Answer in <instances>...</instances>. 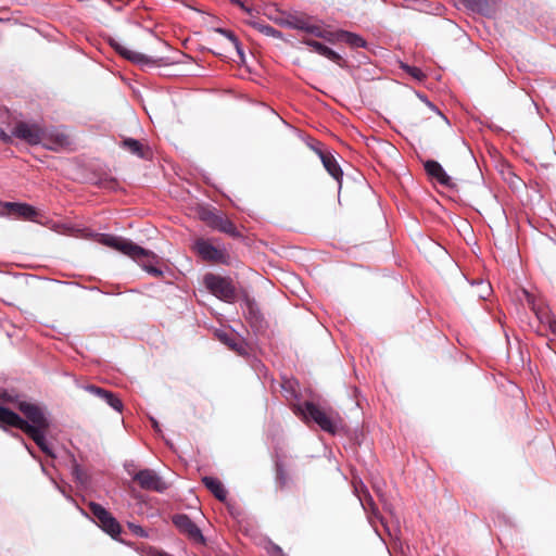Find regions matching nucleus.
<instances>
[{
	"mask_svg": "<svg viewBox=\"0 0 556 556\" xmlns=\"http://www.w3.org/2000/svg\"><path fill=\"white\" fill-rule=\"evenodd\" d=\"M321 161L324 166L328 170V173L336 179H339L341 176V169L338 166L336 160L330 155H321Z\"/></svg>",
	"mask_w": 556,
	"mask_h": 556,
	"instance_id": "nucleus-17",
	"label": "nucleus"
},
{
	"mask_svg": "<svg viewBox=\"0 0 556 556\" xmlns=\"http://www.w3.org/2000/svg\"><path fill=\"white\" fill-rule=\"evenodd\" d=\"M41 128L35 124L18 123L12 130L11 139L17 138L28 144H38L42 139Z\"/></svg>",
	"mask_w": 556,
	"mask_h": 556,
	"instance_id": "nucleus-5",
	"label": "nucleus"
},
{
	"mask_svg": "<svg viewBox=\"0 0 556 556\" xmlns=\"http://www.w3.org/2000/svg\"><path fill=\"white\" fill-rule=\"evenodd\" d=\"M129 528L130 530L135 533V534H138L140 536H144L146 533L143 531V529L140 527V526H137V525H134V523H129Z\"/></svg>",
	"mask_w": 556,
	"mask_h": 556,
	"instance_id": "nucleus-23",
	"label": "nucleus"
},
{
	"mask_svg": "<svg viewBox=\"0 0 556 556\" xmlns=\"http://www.w3.org/2000/svg\"><path fill=\"white\" fill-rule=\"evenodd\" d=\"M202 218L207 220V222H210V223H212L208 215H203Z\"/></svg>",
	"mask_w": 556,
	"mask_h": 556,
	"instance_id": "nucleus-32",
	"label": "nucleus"
},
{
	"mask_svg": "<svg viewBox=\"0 0 556 556\" xmlns=\"http://www.w3.org/2000/svg\"><path fill=\"white\" fill-rule=\"evenodd\" d=\"M101 528L112 536H116L121 532V526L115 518L109 514L100 521Z\"/></svg>",
	"mask_w": 556,
	"mask_h": 556,
	"instance_id": "nucleus-15",
	"label": "nucleus"
},
{
	"mask_svg": "<svg viewBox=\"0 0 556 556\" xmlns=\"http://www.w3.org/2000/svg\"><path fill=\"white\" fill-rule=\"evenodd\" d=\"M404 68L407 71L409 75H412L416 79H421L424 77L422 72L417 67L405 66Z\"/></svg>",
	"mask_w": 556,
	"mask_h": 556,
	"instance_id": "nucleus-22",
	"label": "nucleus"
},
{
	"mask_svg": "<svg viewBox=\"0 0 556 556\" xmlns=\"http://www.w3.org/2000/svg\"><path fill=\"white\" fill-rule=\"evenodd\" d=\"M90 509L92 514L98 518L99 522L110 514L105 508L96 503L90 504Z\"/></svg>",
	"mask_w": 556,
	"mask_h": 556,
	"instance_id": "nucleus-19",
	"label": "nucleus"
},
{
	"mask_svg": "<svg viewBox=\"0 0 556 556\" xmlns=\"http://www.w3.org/2000/svg\"><path fill=\"white\" fill-rule=\"evenodd\" d=\"M10 215L23 217L25 219H33L36 216V211L33 206L24 203H5Z\"/></svg>",
	"mask_w": 556,
	"mask_h": 556,
	"instance_id": "nucleus-11",
	"label": "nucleus"
},
{
	"mask_svg": "<svg viewBox=\"0 0 556 556\" xmlns=\"http://www.w3.org/2000/svg\"><path fill=\"white\" fill-rule=\"evenodd\" d=\"M268 553L271 555V556H283V553L281 551V548L279 546H276V545H273Z\"/></svg>",
	"mask_w": 556,
	"mask_h": 556,
	"instance_id": "nucleus-24",
	"label": "nucleus"
},
{
	"mask_svg": "<svg viewBox=\"0 0 556 556\" xmlns=\"http://www.w3.org/2000/svg\"><path fill=\"white\" fill-rule=\"evenodd\" d=\"M425 169L427 174L432 178L435 179L439 184L443 186H451L452 179L446 174V172L443 169V167L435 161H427L425 163Z\"/></svg>",
	"mask_w": 556,
	"mask_h": 556,
	"instance_id": "nucleus-8",
	"label": "nucleus"
},
{
	"mask_svg": "<svg viewBox=\"0 0 556 556\" xmlns=\"http://www.w3.org/2000/svg\"><path fill=\"white\" fill-rule=\"evenodd\" d=\"M194 250L205 260L216 261L222 257V253L208 241L198 240L194 243Z\"/></svg>",
	"mask_w": 556,
	"mask_h": 556,
	"instance_id": "nucleus-10",
	"label": "nucleus"
},
{
	"mask_svg": "<svg viewBox=\"0 0 556 556\" xmlns=\"http://www.w3.org/2000/svg\"><path fill=\"white\" fill-rule=\"evenodd\" d=\"M315 52L324 55L325 58L331 60V61H339L340 56L337 52L329 49L328 47L317 42V41H307L306 42Z\"/></svg>",
	"mask_w": 556,
	"mask_h": 556,
	"instance_id": "nucleus-14",
	"label": "nucleus"
},
{
	"mask_svg": "<svg viewBox=\"0 0 556 556\" xmlns=\"http://www.w3.org/2000/svg\"><path fill=\"white\" fill-rule=\"evenodd\" d=\"M174 523L180 531L188 534L194 541H202L201 531L187 516L175 517Z\"/></svg>",
	"mask_w": 556,
	"mask_h": 556,
	"instance_id": "nucleus-9",
	"label": "nucleus"
},
{
	"mask_svg": "<svg viewBox=\"0 0 556 556\" xmlns=\"http://www.w3.org/2000/svg\"><path fill=\"white\" fill-rule=\"evenodd\" d=\"M3 412H11V410L5 407L0 406V422L2 424V426H5V419L3 417L4 416Z\"/></svg>",
	"mask_w": 556,
	"mask_h": 556,
	"instance_id": "nucleus-27",
	"label": "nucleus"
},
{
	"mask_svg": "<svg viewBox=\"0 0 556 556\" xmlns=\"http://www.w3.org/2000/svg\"><path fill=\"white\" fill-rule=\"evenodd\" d=\"M528 303L532 306L533 312L542 324H547L551 331L556 336V320L552 319L546 312L536 307L533 296L529 292H525Z\"/></svg>",
	"mask_w": 556,
	"mask_h": 556,
	"instance_id": "nucleus-12",
	"label": "nucleus"
},
{
	"mask_svg": "<svg viewBox=\"0 0 556 556\" xmlns=\"http://www.w3.org/2000/svg\"><path fill=\"white\" fill-rule=\"evenodd\" d=\"M147 556H167L166 554L160 552V551H156V549H149Z\"/></svg>",
	"mask_w": 556,
	"mask_h": 556,
	"instance_id": "nucleus-26",
	"label": "nucleus"
},
{
	"mask_svg": "<svg viewBox=\"0 0 556 556\" xmlns=\"http://www.w3.org/2000/svg\"><path fill=\"white\" fill-rule=\"evenodd\" d=\"M135 479L144 489L155 491H163L164 489H166V484L153 471L148 469L138 472Z\"/></svg>",
	"mask_w": 556,
	"mask_h": 556,
	"instance_id": "nucleus-7",
	"label": "nucleus"
},
{
	"mask_svg": "<svg viewBox=\"0 0 556 556\" xmlns=\"http://www.w3.org/2000/svg\"><path fill=\"white\" fill-rule=\"evenodd\" d=\"M98 393L99 396L103 397L111 407L118 412L122 410V402L118 399H116L112 393L106 392L104 390H98Z\"/></svg>",
	"mask_w": 556,
	"mask_h": 556,
	"instance_id": "nucleus-18",
	"label": "nucleus"
},
{
	"mask_svg": "<svg viewBox=\"0 0 556 556\" xmlns=\"http://www.w3.org/2000/svg\"><path fill=\"white\" fill-rule=\"evenodd\" d=\"M428 106L434 111V108L431 105V103H428Z\"/></svg>",
	"mask_w": 556,
	"mask_h": 556,
	"instance_id": "nucleus-34",
	"label": "nucleus"
},
{
	"mask_svg": "<svg viewBox=\"0 0 556 556\" xmlns=\"http://www.w3.org/2000/svg\"><path fill=\"white\" fill-rule=\"evenodd\" d=\"M88 390L92 393H96L97 395H99L98 393V390H100L99 388H96V387H89Z\"/></svg>",
	"mask_w": 556,
	"mask_h": 556,
	"instance_id": "nucleus-30",
	"label": "nucleus"
},
{
	"mask_svg": "<svg viewBox=\"0 0 556 556\" xmlns=\"http://www.w3.org/2000/svg\"><path fill=\"white\" fill-rule=\"evenodd\" d=\"M114 48L116 49V51L123 55L124 58L132 61V62H136V63H140L144 60V56L136 51H132L131 49L127 48L126 46L122 45V43H113Z\"/></svg>",
	"mask_w": 556,
	"mask_h": 556,
	"instance_id": "nucleus-16",
	"label": "nucleus"
},
{
	"mask_svg": "<svg viewBox=\"0 0 556 556\" xmlns=\"http://www.w3.org/2000/svg\"><path fill=\"white\" fill-rule=\"evenodd\" d=\"M264 30L269 34V31L271 30L269 27H265Z\"/></svg>",
	"mask_w": 556,
	"mask_h": 556,
	"instance_id": "nucleus-33",
	"label": "nucleus"
},
{
	"mask_svg": "<svg viewBox=\"0 0 556 556\" xmlns=\"http://www.w3.org/2000/svg\"><path fill=\"white\" fill-rule=\"evenodd\" d=\"M219 339L225 342L226 344H229L230 346L233 348V345L229 342L228 338L226 334H219Z\"/></svg>",
	"mask_w": 556,
	"mask_h": 556,
	"instance_id": "nucleus-28",
	"label": "nucleus"
},
{
	"mask_svg": "<svg viewBox=\"0 0 556 556\" xmlns=\"http://www.w3.org/2000/svg\"><path fill=\"white\" fill-rule=\"evenodd\" d=\"M308 30L316 36L323 37L329 41H343L351 47H364L365 41L359 36L348 33V31H338L336 34L328 31H320L318 27H311Z\"/></svg>",
	"mask_w": 556,
	"mask_h": 556,
	"instance_id": "nucleus-6",
	"label": "nucleus"
},
{
	"mask_svg": "<svg viewBox=\"0 0 556 556\" xmlns=\"http://www.w3.org/2000/svg\"><path fill=\"white\" fill-rule=\"evenodd\" d=\"M204 283L206 288L217 298L224 300V301H230L233 298L235 290L229 281L226 279L214 276V275H207L204 278Z\"/></svg>",
	"mask_w": 556,
	"mask_h": 556,
	"instance_id": "nucleus-4",
	"label": "nucleus"
},
{
	"mask_svg": "<svg viewBox=\"0 0 556 556\" xmlns=\"http://www.w3.org/2000/svg\"><path fill=\"white\" fill-rule=\"evenodd\" d=\"M203 482L205 486L219 500L225 501L227 497V491L225 490L222 482L213 477H204Z\"/></svg>",
	"mask_w": 556,
	"mask_h": 556,
	"instance_id": "nucleus-13",
	"label": "nucleus"
},
{
	"mask_svg": "<svg viewBox=\"0 0 556 556\" xmlns=\"http://www.w3.org/2000/svg\"><path fill=\"white\" fill-rule=\"evenodd\" d=\"M237 4L242 9L244 10L245 12L250 13L251 10L249 8H247L242 2L240 1H237Z\"/></svg>",
	"mask_w": 556,
	"mask_h": 556,
	"instance_id": "nucleus-29",
	"label": "nucleus"
},
{
	"mask_svg": "<svg viewBox=\"0 0 556 556\" xmlns=\"http://www.w3.org/2000/svg\"><path fill=\"white\" fill-rule=\"evenodd\" d=\"M218 31L222 35L226 36L232 42V45L236 48V50L238 51V53L241 54V48H240V45H239L237 38L231 33H229V31H226V30H223V29H218Z\"/></svg>",
	"mask_w": 556,
	"mask_h": 556,
	"instance_id": "nucleus-21",
	"label": "nucleus"
},
{
	"mask_svg": "<svg viewBox=\"0 0 556 556\" xmlns=\"http://www.w3.org/2000/svg\"><path fill=\"white\" fill-rule=\"evenodd\" d=\"M124 146L127 147L132 153L141 154L140 143L134 139H127L124 141Z\"/></svg>",
	"mask_w": 556,
	"mask_h": 556,
	"instance_id": "nucleus-20",
	"label": "nucleus"
},
{
	"mask_svg": "<svg viewBox=\"0 0 556 556\" xmlns=\"http://www.w3.org/2000/svg\"><path fill=\"white\" fill-rule=\"evenodd\" d=\"M0 140H2L3 142H11V136L5 134L1 128H0Z\"/></svg>",
	"mask_w": 556,
	"mask_h": 556,
	"instance_id": "nucleus-25",
	"label": "nucleus"
},
{
	"mask_svg": "<svg viewBox=\"0 0 556 556\" xmlns=\"http://www.w3.org/2000/svg\"><path fill=\"white\" fill-rule=\"evenodd\" d=\"M99 242L129 256L139 263H143L144 261L152 262L156 258L153 252L148 251L134 243L132 241L122 237L101 235L99 237Z\"/></svg>",
	"mask_w": 556,
	"mask_h": 556,
	"instance_id": "nucleus-2",
	"label": "nucleus"
},
{
	"mask_svg": "<svg viewBox=\"0 0 556 556\" xmlns=\"http://www.w3.org/2000/svg\"><path fill=\"white\" fill-rule=\"evenodd\" d=\"M18 409L25 415L27 420L21 418L14 412H3L5 426L23 430L45 453L52 455V451L46 440V432L50 426L47 413L40 406L29 402H21Z\"/></svg>",
	"mask_w": 556,
	"mask_h": 556,
	"instance_id": "nucleus-1",
	"label": "nucleus"
},
{
	"mask_svg": "<svg viewBox=\"0 0 556 556\" xmlns=\"http://www.w3.org/2000/svg\"><path fill=\"white\" fill-rule=\"evenodd\" d=\"M301 413L304 416V418H312L323 430L328 432H336L340 419L339 416L334 413H327L314 403L306 402L301 407Z\"/></svg>",
	"mask_w": 556,
	"mask_h": 556,
	"instance_id": "nucleus-3",
	"label": "nucleus"
},
{
	"mask_svg": "<svg viewBox=\"0 0 556 556\" xmlns=\"http://www.w3.org/2000/svg\"><path fill=\"white\" fill-rule=\"evenodd\" d=\"M147 270L151 271V273H154V274H159L157 269H154L152 267H147Z\"/></svg>",
	"mask_w": 556,
	"mask_h": 556,
	"instance_id": "nucleus-31",
	"label": "nucleus"
}]
</instances>
